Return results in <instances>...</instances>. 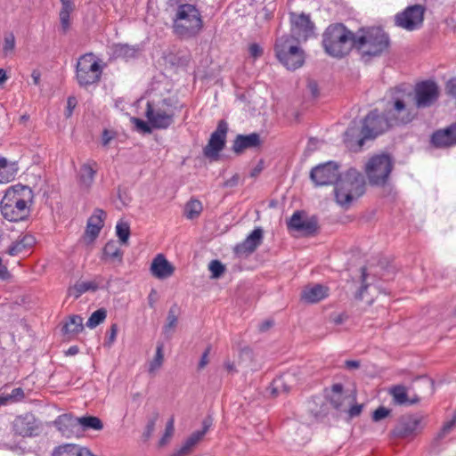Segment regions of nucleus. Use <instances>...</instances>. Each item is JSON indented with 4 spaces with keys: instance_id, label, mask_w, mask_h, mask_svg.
<instances>
[{
    "instance_id": "1",
    "label": "nucleus",
    "mask_w": 456,
    "mask_h": 456,
    "mask_svg": "<svg viewBox=\"0 0 456 456\" xmlns=\"http://www.w3.org/2000/svg\"><path fill=\"white\" fill-rule=\"evenodd\" d=\"M34 193L28 185L17 183L8 187L0 201V212L10 222L26 220L30 215Z\"/></svg>"
},
{
    "instance_id": "2",
    "label": "nucleus",
    "mask_w": 456,
    "mask_h": 456,
    "mask_svg": "<svg viewBox=\"0 0 456 456\" xmlns=\"http://www.w3.org/2000/svg\"><path fill=\"white\" fill-rule=\"evenodd\" d=\"M354 50L364 62L387 53L390 37L380 27H362L354 33Z\"/></svg>"
},
{
    "instance_id": "3",
    "label": "nucleus",
    "mask_w": 456,
    "mask_h": 456,
    "mask_svg": "<svg viewBox=\"0 0 456 456\" xmlns=\"http://www.w3.org/2000/svg\"><path fill=\"white\" fill-rule=\"evenodd\" d=\"M389 93L390 100L384 112L391 125L394 126L411 123L417 116V112L410 106L413 99L412 92L400 86L391 88Z\"/></svg>"
},
{
    "instance_id": "4",
    "label": "nucleus",
    "mask_w": 456,
    "mask_h": 456,
    "mask_svg": "<svg viewBox=\"0 0 456 456\" xmlns=\"http://www.w3.org/2000/svg\"><path fill=\"white\" fill-rule=\"evenodd\" d=\"M171 5L176 4L177 9L173 18V31L181 38H192L203 28V19L196 5L183 4L179 0H168Z\"/></svg>"
},
{
    "instance_id": "5",
    "label": "nucleus",
    "mask_w": 456,
    "mask_h": 456,
    "mask_svg": "<svg viewBox=\"0 0 456 456\" xmlns=\"http://www.w3.org/2000/svg\"><path fill=\"white\" fill-rule=\"evenodd\" d=\"M354 33L342 23H333L322 34L325 52L335 58H343L354 49Z\"/></svg>"
},
{
    "instance_id": "6",
    "label": "nucleus",
    "mask_w": 456,
    "mask_h": 456,
    "mask_svg": "<svg viewBox=\"0 0 456 456\" xmlns=\"http://www.w3.org/2000/svg\"><path fill=\"white\" fill-rule=\"evenodd\" d=\"M337 203L342 208H348L352 202L365 192L363 175L355 168H349L340 175L334 189Z\"/></svg>"
},
{
    "instance_id": "7",
    "label": "nucleus",
    "mask_w": 456,
    "mask_h": 456,
    "mask_svg": "<svg viewBox=\"0 0 456 456\" xmlns=\"http://www.w3.org/2000/svg\"><path fill=\"white\" fill-rule=\"evenodd\" d=\"M182 108L175 97L165 98L157 104L148 102L145 117L152 128L167 129L173 125L176 112Z\"/></svg>"
},
{
    "instance_id": "8",
    "label": "nucleus",
    "mask_w": 456,
    "mask_h": 456,
    "mask_svg": "<svg viewBox=\"0 0 456 456\" xmlns=\"http://www.w3.org/2000/svg\"><path fill=\"white\" fill-rule=\"evenodd\" d=\"M391 126L386 113L379 115L378 110L370 111L364 118L363 125L361 130L362 137L357 140L355 147L352 144L350 137L354 135V128H348L345 133V142L351 150H361L366 139H373L379 134L386 132Z\"/></svg>"
},
{
    "instance_id": "9",
    "label": "nucleus",
    "mask_w": 456,
    "mask_h": 456,
    "mask_svg": "<svg viewBox=\"0 0 456 456\" xmlns=\"http://www.w3.org/2000/svg\"><path fill=\"white\" fill-rule=\"evenodd\" d=\"M298 41L289 36H282L276 40L275 54L288 69H297L305 62L304 52L298 46Z\"/></svg>"
},
{
    "instance_id": "10",
    "label": "nucleus",
    "mask_w": 456,
    "mask_h": 456,
    "mask_svg": "<svg viewBox=\"0 0 456 456\" xmlns=\"http://www.w3.org/2000/svg\"><path fill=\"white\" fill-rule=\"evenodd\" d=\"M392 169L393 161L387 154L373 156L365 166V173L369 183L373 186L385 185Z\"/></svg>"
},
{
    "instance_id": "11",
    "label": "nucleus",
    "mask_w": 456,
    "mask_h": 456,
    "mask_svg": "<svg viewBox=\"0 0 456 456\" xmlns=\"http://www.w3.org/2000/svg\"><path fill=\"white\" fill-rule=\"evenodd\" d=\"M102 73V68L99 60L93 53L81 56L77 63L76 77L81 86H87L99 82Z\"/></svg>"
},
{
    "instance_id": "12",
    "label": "nucleus",
    "mask_w": 456,
    "mask_h": 456,
    "mask_svg": "<svg viewBox=\"0 0 456 456\" xmlns=\"http://www.w3.org/2000/svg\"><path fill=\"white\" fill-rule=\"evenodd\" d=\"M12 430L18 436L36 437L43 432L44 425L32 412H25L14 418Z\"/></svg>"
},
{
    "instance_id": "13",
    "label": "nucleus",
    "mask_w": 456,
    "mask_h": 456,
    "mask_svg": "<svg viewBox=\"0 0 456 456\" xmlns=\"http://www.w3.org/2000/svg\"><path fill=\"white\" fill-rule=\"evenodd\" d=\"M413 99L417 109L432 106L439 97V88L434 81L427 80L417 84L414 87Z\"/></svg>"
},
{
    "instance_id": "14",
    "label": "nucleus",
    "mask_w": 456,
    "mask_h": 456,
    "mask_svg": "<svg viewBox=\"0 0 456 456\" xmlns=\"http://www.w3.org/2000/svg\"><path fill=\"white\" fill-rule=\"evenodd\" d=\"M425 8L420 4L408 6L395 16V26L412 31L421 27L424 20Z\"/></svg>"
},
{
    "instance_id": "15",
    "label": "nucleus",
    "mask_w": 456,
    "mask_h": 456,
    "mask_svg": "<svg viewBox=\"0 0 456 456\" xmlns=\"http://www.w3.org/2000/svg\"><path fill=\"white\" fill-rule=\"evenodd\" d=\"M340 177L339 166L334 161H328L312 168L310 178L316 186L337 183Z\"/></svg>"
},
{
    "instance_id": "16",
    "label": "nucleus",
    "mask_w": 456,
    "mask_h": 456,
    "mask_svg": "<svg viewBox=\"0 0 456 456\" xmlns=\"http://www.w3.org/2000/svg\"><path fill=\"white\" fill-rule=\"evenodd\" d=\"M289 20L291 26L289 37H294L297 40H305L314 31V25L308 14L290 12Z\"/></svg>"
},
{
    "instance_id": "17",
    "label": "nucleus",
    "mask_w": 456,
    "mask_h": 456,
    "mask_svg": "<svg viewBox=\"0 0 456 456\" xmlns=\"http://www.w3.org/2000/svg\"><path fill=\"white\" fill-rule=\"evenodd\" d=\"M227 131V123L224 120H220L216 131L212 133L208 144L203 150L206 157L211 159L217 158L219 152L224 147Z\"/></svg>"
},
{
    "instance_id": "18",
    "label": "nucleus",
    "mask_w": 456,
    "mask_h": 456,
    "mask_svg": "<svg viewBox=\"0 0 456 456\" xmlns=\"http://www.w3.org/2000/svg\"><path fill=\"white\" fill-rule=\"evenodd\" d=\"M54 427L66 438L80 437L83 436V428L79 425L77 417L71 414L58 416L53 421Z\"/></svg>"
},
{
    "instance_id": "19",
    "label": "nucleus",
    "mask_w": 456,
    "mask_h": 456,
    "mask_svg": "<svg viewBox=\"0 0 456 456\" xmlns=\"http://www.w3.org/2000/svg\"><path fill=\"white\" fill-rule=\"evenodd\" d=\"M288 228L297 231L305 236H310L316 232L318 221L315 216L304 217L302 212L297 211L288 222Z\"/></svg>"
},
{
    "instance_id": "20",
    "label": "nucleus",
    "mask_w": 456,
    "mask_h": 456,
    "mask_svg": "<svg viewBox=\"0 0 456 456\" xmlns=\"http://www.w3.org/2000/svg\"><path fill=\"white\" fill-rule=\"evenodd\" d=\"M97 172L98 164L94 160L90 159L81 165L77 173V185L82 191L89 192Z\"/></svg>"
},
{
    "instance_id": "21",
    "label": "nucleus",
    "mask_w": 456,
    "mask_h": 456,
    "mask_svg": "<svg viewBox=\"0 0 456 456\" xmlns=\"http://www.w3.org/2000/svg\"><path fill=\"white\" fill-rule=\"evenodd\" d=\"M422 418L418 415H408L400 418L393 433L401 438L410 437L415 435L420 428Z\"/></svg>"
},
{
    "instance_id": "22",
    "label": "nucleus",
    "mask_w": 456,
    "mask_h": 456,
    "mask_svg": "<svg viewBox=\"0 0 456 456\" xmlns=\"http://www.w3.org/2000/svg\"><path fill=\"white\" fill-rule=\"evenodd\" d=\"M263 238V229L261 227H256L241 243L236 245L234 252L238 256H248L261 245Z\"/></svg>"
},
{
    "instance_id": "23",
    "label": "nucleus",
    "mask_w": 456,
    "mask_h": 456,
    "mask_svg": "<svg viewBox=\"0 0 456 456\" xmlns=\"http://www.w3.org/2000/svg\"><path fill=\"white\" fill-rule=\"evenodd\" d=\"M106 213L101 208H95L93 215L88 218L85 232V240L88 243L95 240L102 228L104 225Z\"/></svg>"
},
{
    "instance_id": "24",
    "label": "nucleus",
    "mask_w": 456,
    "mask_h": 456,
    "mask_svg": "<svg viewBox=\"0 0 456 456\" xmlns=\"http://www.w3.org/2000/svg\"><path fill=\"white\" fill-rule=\"evenodd\" d=\"M431 142L436 148H449L456 145V122L433 133Z\"/></svg>"
},
{
    "instance_id": "25",
    "label": "nucleus",
    "mask_w": 456,
    "mask_h": 456,
    "mask_svg": "<svg viewBox=\"0 0 456 456\" xmlns=\"http://www.w3.org/2000/svg\"><path fill=\"white\" fill-rule=\"evenodd\" d=\"M330 289L322 284H309L301 291L300 298L306 304H316L329 297Z\"/></svg>"
},
{
    "instance_id": "26",
    "label": "nucleus",
    "mask_w": 456,
    "mask_h": 456,
    "mask_svg": "<svg viewBox=\"0 0 456 456\" xmlns=\"http://www.w3.org/2000/svg\"><path fill=\"white\" fill-rule=\"evenodd\" d=\"M174 266L167 260L162 254L157 255L151 265L152 275L158 279H166L174 273Z\"/></svg>"
},
{
    "instance_id": "27",
    "label": "nucleus",
    "mask_w": 456,
    "mask_h": 456,
    "mask_svg": "<svg viewBox=\"0 0 456 456\" xmlns=\"http://www.w3.org/2000/svg\"><path fill=\"white\" fill-rule=\"evenodd\" d=\"M261 145L260 135L257 133L249 134H238L233 141L232 151L236 153H241L246 149L256 148Z\"/></svg>"
},
{
    "instance_id": "28",
    "label": "nucleus",
    "mask_w": 456,
    "mask_h": 456,
    "mask_svg": "<svg viewBox=\"0 0 456 456\" xmlns=\"http://www.w3.org/2000/svg\"><path fill=\"white\" fill-rule=\"evenodd\" d=\"M36 240L34 236L30 234H24L20 236L12 245L9 247L7 253L10 256H17L20 253L27 252L35 244Z\"/></svg>"
},
{
    "instance_id": "29",
    "label": "nucleus",
    "mask_w": 456,
    "mask_h": 456,
    "mask_svg": "<svg viewBox=\"0 0 456 456\" xmlns=\"http://www.w3.org/2000/svg\"><path fill=\"white\" fill-rule=\"evenodd\" d=\"M61 7L59 12L60 23L62 33L66 34L70 27V14L75 11V4L72 0H60Z\"/></svg>"
},
{
    "instance_id": "30",
    "label": "nucleus",
    "mask_w": 456,
    "mask_h": 456,
    "mask_svg": "<svg viewBox=\"0 0 456 456\" xmlns=\"http://www.w3.org/2000/svg\"><path fill=\"white\" fill-rule=\"evenodd\" d=\"M102 259H109L111 262H117L122 264L123 262V251L119 248L117 241L110 240L103 248Z\"/></svg>"
},
{
    "instance_id": "31",
    "label": "nucleus",
    "mask_w": 456,
    "mask_h": 456,
    "mask_svg": "<svg viewBox=\"0 0 456 456\" xmlns=\"http://www.w3.org/2000/svg\"><path fill=\"white\" fill-rule=\"evenodd\" d=\"M139 48L126 44H117L113 46V54L117 58L129 60L136 57Z\"/></svg>"
},
{
    "instance_id": "32",
    "label": "nucleus",
    "mask_w": 456,
    "mask_h": 456,
    "mask_svg": "<svg viewBox=\"0 0 456 456\" xmlns=\"http://www.w3.org/2000/svg\"><path fill=\"white\" fill-rule=\"evenodd\" d=\"M164 346L159 343L156 347L154 358L149 362L148 372L150 375L154 376L156 372L162 367L164 362Z\"/></svg>"
},
{
    "instance_id": "33",
    "label": "nucleus",
    "mask_w": 456,
    "mask_h": 456,
    "mask_svg": "<svg viewBox=\"0 0 456 456\" xmlns=\"http://www.w3.org/2000/svg\"><path fill=\"white\" fill-rule=\"evenodd\" d=\"M84 330L83 318L80 315H72L63 326L66 334L76 335Z\"/></svg>"
},
{
    "instance_id": "34",
    "label": "nucleus",
    "mask_w": 456,
    "mask_h": 456,
    "mask_svg": "<svg viewBox=\"0 0 456 456\" xmlns=\"http://www.w3.org/2000/svg\"><path fill=\"white\" fill-rule=\"evenodd\" d=\"M98 289V284L93 281H78L72 288L69 289V295L77 298L86 291H95Z\"/></svg>"
},
{
    "instance_id": "35",
    "label": "nucleus",
    "mask_w": 456,
    "mask_h": 456,
    "mask_svg": "<svg viewBox=\"0 0 456 456\" xmlns=\"http://www.w3.org/2000/svg\"><path fill=\"white\" fill-rule=\"evenodd\" d=\"M79 425L83 428V433L86 430H102L103 428L102 421L95 416H83L78 418Z\"/></svg>"
},
{
    "instance_id": "36",
    "label": "nucleus",
    "mask_w": 456,
    "mask_h": 456,
    "mask_svg": "<svg viewBox=\"0 0 456 456\" xmlns=\"http://www.w3.org/2000/svg\"><path fill=\"white\" fill-rule=\"evenodd\" d=\"M202 209V204L199 200L191 199L184 206V216L192 220L200 215Z\"/></svg>"
},
{
    "instance_id": "37",
    "label": "nucleus",
    "mask_w": 456,
    "mask_h": 456,
    "mask_svg": "<svg viewBox=\"0 0 456 456\" xmlns=\"http://www.w3.org/2000/svg\"><path fill=\"white\" fill-rule=\"evenodd\" d=\"M390 394L393 396L395 403L403 405L408 403V395L406 388L403 386H395L391 388Z\"/></svg>"
},
{
    "instance_id": "38",
    "label": "nucleus",
    "mask_w": 456,
    "mask_h": 456,
    "mask_svg": "<svg viewBox=\"0 0 456 456\" xmlns=\"http://www.w3.org/2000/svg\"><path fill=\"white\" fill-rule=\"evenodd\" d=\"M107 317V311L104 308H100L94 311L86 322V326L89 329H94L99 324L104 322Z\"/></svg>"
},
{
    "instance_id": "39",
    "label": "nucleus",
    "mask_w": 456,
    "mask_h": 456,
    "mask_svg": "<svg viewBox=\"0 0 456 456\" xmlns=\"http://www.w3.org/2000/svg\"><path fill=\"white\" fill-rule=\"evenodd\" d=\"M177 307L176 305H173L168 311L167 323L164 326V332L168 333L173 331L177 324Z\"/></svg>"
},
{
    "instance_id": "40",
    "label": "nucleus",
    "mask_w": 456,
    "mask_h": 456,
    "mask_svg": "<svg viewBox=\"0 0 456 456\" xmlns=\"http://www.w3.org/2000/svg\"><path fill=\"white\" fill-rule=\"evenodd\" d=\"M116 233L123 244H126L130 236V227L126 222L119 221L116 225Z\"/></svg>"
},
{
    "instance_id": "41",
    "label": "nucleus",
    "mask_w": 456,
    "mask_h": 456,
    "mask_svg": "<svg viewBox=\"0 0 456 456\" xmlns=\"http://www.w3.org/2000/svg\"><path fill=\"white\" fill-rule=\"evenodd\" d=\"M18 172V167L15 163L8 166L6 168L0 169V183H6L14 179Z\"/></svg>"
},
{
    "instance_id": "42",
    "label": "nucleus",
    "mask_w": 456,
    "mask_h": 456,
    "mask_svg": "<svg viewBox=\"0 0 456 456\" xmlns=\"http://www.w3.org/2000/svg\"><path fill=\"white\" fill-rule=\"evenodd\" d=\"M6 398V403L20 402L25 398L24 390L21 387H16L10 394H4Z\"/></svg>"
},
{
    "instance_id": "43",
    "label": "nucleus",
    "mask_w": 456,
    "mask_h": 456,
    "mask_svg": "<svg viewBox=\"0 0 456 456\" xmlns=\"http://www.w3.org/2000/svg\"><path fill=\"white\" fill-rule=\"evenodd\" d=\"M208 269L211 272V277L217 279L224 273L225 266L219 260H212L208 265Z\"/></svg>"
},
{
    "instance_id": "44",
    "label": "nucleus",
    "mask_w": 456,
    "mask_h": 456,
    "mask_svg": "<svg viewBox=\"0 0 456 456\" xmlns=\"http://www.w3.org/2000/svg\"><path fill=\"white\" fill-rule=\"evenodd\" d=\"M15 48V37L12 33L4 36L3 43V53L5 56L12 53Z\"/></svg>"
},
{
    "instance_id": "45",
    "label": "nucleus",
    "mask_w": 456,
    "mask_h": 456,
    "mask_svg": "<svg viewBox=\"0 0 456 456\" xmlns=\"http://www.w3.org/2000/svg\"><path fill=\"white\" fill-rule=\"evenodd\" d=\"M454 427H456V409H455L452 419L444 424L440 433L438 434V436L440 438L445 436L447 434H449L451 432V430Z\"/></svg>"
},
{
    "instance_id": "46",
    "label": "nucleus",
    "mask_w": 456,
    "mask_h": 456,
    "mask_svg": "<svg viewBox=\"0 0 456 456\" xmlns=\"http://www.w3.org/2000/svg\"><path fill=\"white\" fill-rule=\"evenodd\" d=\"M174 433V419H170L166 426L165 434L161 437L159 444L160 445L166 444Z\"/></svg>"
},
{
    "instance_id": "47",
    "label": "nucleus",
    "mask_w": 456,
    "mask_h": 456,
    "mask_svg": "<svg viewBox=\"0 0 456 456\" xmlns=\"http://www.w3.org/2000/svg\"><path fill=\"white\" fill-rule=\"evenodd\" d=\"M132 122L135 125L138 130H141L144 133H151V126L150 125L149 121H144L142 119H140L138 118H133Z\"/></svg>"
},
{
    "instance_id": "48",
    "label": "nucleus",
    "mask_w": 456,
    "mask_h": 456,
    "mask_svg": "<svg viewBox=\"0 0 456 456\" xmlns=\"http://www.w3.org/2000/svg\"><path fill=\"white\" fill-rule=\"evenodd\" d=\"M390 413V411L383 406H379L378 409H376L374 411H373V414H372V419L373 421H379L383 419H385L386 417H387Z\"/></svg>"
},
{
    "instance_id": "49",
    "label": "nucleus",
    "mask_w": 456,
    "mask_h": 456,
    "mask_svg": "<svg viewBox=\"0 0 456 456\" xmlns=\"http://www.w3.org/2000/svg\"><path fill=\"white\" fill-rule=\"evenodd\" d=\"M202 439L201 434H197L193 432L185 441L184 444L191 449V451L193 448L198 444V443Z\"/></svg>"
},
{
    "instance_id": "50",
    "label": "nucleus",
    "mask_w": 456,
    "mask_h": 456,
    "mask_svg": "<svg viewBox=\"0 0 456 456\" xmlns=\"http://www.w3.org/2000/svg\"><path fill=\"white\" fill-rule=\"evenodd\" d=\"M77 99L74 96H69L67 100V106L65 110V117L67 118H70L72 116L73 110L75 107L77 106Z\"/></svg>"
},
{
    "instance_id": "51",
    "label": "nucleus",
    "mask_w": 456,
    "mask_h": 456,
    "mask_svg": "<svg viewBox=\"0 0 456 456\" xmlns=\"http://www.w3.org/2000/svg\"><path fill=\"white\" fill-rule=\"evenodd\" d=\"M212 425L213 419L210 416H208L202 421V429L195 431V433L201 434V437L203 438Z\"/></svg>"
},
{
    "instance_id": "52",
    "label": "nucleus",
    "mask_w": 456,
    "mask_h": 456,
    "mask_svg": "<svg viewBox=\"0 0 456 456\" xmlns=\"http://www.w3.org/2000/svg\"><path fill=\"white\" fill-rule=\"evenodd\" d=\"M248 53L251 57L256 59L263 54V49L257 44H251L248 47Z\"/></svg>"
},
{
    "instance_id": "53",
    "label": "nucleus",
    "mask_w": 456,
    "mask_h": 456,
    "mask_svg": "<svg viewBox=\"0 0 456 456\" xmlns=\"http://www.w3.org/2000/svg\"><path fill=\"white\" fill-rule=\"evenodd\" d=\"M115 137V133L113 131H110L108 129H104L102 135V143L103 146H108L109 143Z\"/></svg>"
},
{
    "instance_id": "54",
    "label": "nucleus",
    "mask_w": 456,
    "mask_h": 456,
    "mask_svg": "<svg viewBox=\"0 0 456 456\" xmlns=\"http://www.w3.org/2000/svg\"><path fill=\"white\" fill-rule=\"evenodd\" d=\"M307 88L314 98L318 97L319 88H318V84L315 81H309L308 85H307Z\"/></svg>"
},
{
    "instance_id": "55",
    "label": "nucleus",
    "mask_w": 456,
    "mask_h": 456,
    "mask_svg": "<svg viewBox=\"0 0 456 456\" xmlns=\"http://www.w3.org/2000/svg\"><path fill=\"white\" fill-rule=\"evenodd\" d=\"M192 451L189 449L184 444L178 449L176 452H175L172 456H187L189 455Z\"/></svg>"
},
{
    "instance_id": "56",
    "label": "nucleus",
    "mask_w": 456,
    "mask_h": 456,
    "mask_svg": "<svg viewBox=\"0 0 456 456\" xmlns=\"http://www.w3.org/2000/svg\"><path fill=\"white\" fill-rule=\"evenodd\" d=\"M210 353V347H208L201 355L199 362V369H203L208 362V357Z\"/></svg>"
},
{
    "instance_id": "57",
    "label": "nucleus",
    "mask_w": 456,
    "mask_h": 456,
    "mask_svg": "<svg viewBox=\"0 0 456 456\" xmlns=\"http://www.w3.org/2000/svg\"><path fill=\"white\" fill-rule=\"evenodd\" d=\"M362 410V405L355 404L349 409L348 414L351 418L357 417L361 414Z\"/></svg>"
},
{
    "instance_id": "58",
    "label": "nucleus",
    "mask_w": 456,
    "mask_h": 456,
    "mask_svg": "<svg viewBox=\"0 0 456 456\" xmlns=\"http://www.w3.org/2000/svg\"><path fill=\"white\" fill-rule=\"evenodd\" d=\"M448 94L456 98V78L451 79L447 84Z\"/></svg>"
},
{
    "instance_id": "59",
    "label": "nucleus",
    "mask_w": 456,
    "mask_h": 456,
    "mask_svg": "<svg viewBox=\"0 0 456 456\" xmlns=\"http://www.w3.org/2000/svg\"><path fill=\"white\" fill-rule=\"evenodd\" d=\"M155 429V420L152 419V420H150L146 426V430L144 432V436L145 437H150L151 436V434L153 433Z\"/></svg>"
},
{
    "instance_id": "60",
    "label": "nucleus",
    "mask_w": 456,
    "mask_h": 456,
    "mask_svg": "<svg viewBox=\"0 0 456 456\" xmlns=\"http://www.w3.org/2000/svg\"><path fill=\"white\" fill-rule=\"evenodd\" d=\"M156 301H157V291L155 289H151L148 296V303H149L150 307L153 308Z\"/></svg>"
},
{
    "instance_id": "61",
    "label": "nucleus",
    "mask_w": 456,
    "mask_h": 456,
    "mask_svg": "<svg viewBox=\"0 0 456 456\" xmlns=\"http://www.w3.org/2000/svg\"><path fill=\"white\" fill-rule=\"evenodd\" d=\"M345 366L349 370L358 369L360 367V362L355 360H347L345 362Z\"/></svg>"
},
{
    "instance_id": "62",
    "label": "nucleus",
    "mask_w": 456,
    "mask_h": 456,
    "mask_svg": "<svg viewBox=\"0 0 456 456\" xmlns=\"http://www.w3.org/2000/svg\"><path fill=\"white\" fill-rule=\"evenodd\" d=\"M343 389V385L339 383L334 384L331 387V391L333 392V394L338 396H342Z\"/></svg>"
},
{
    "instance_id": "63",
    "label": "nucleus",
    "mask_w": 456,
    "mask_h": 456,
    "mask_svg": "<svg viewBox=\"0 0 456 456\" xmlns=\"http://www.w3.org/2000/svg\"><path fill=\"white\" fill-rule=\"evenodd\" d=\"M341 398L342 396H338L336 395H333L331 396L330 403L336 409H339L341 407Z\"/></svg>"
},
{
    "instance_id": "64",
    "label": "nucleus",
    "mask_w": 456,
    "mask_h": 456,
    "mask_svg": "<svg viewBox=\"0 0 456 456\" xmlns=\"http://www.w3.org/2000/svg\"><path fill=\"white\" fill-rule=\"evenodd\" d=\"M238 182H239V176L237 175H235L231 179L227 180L224 183V186L233 187V186L237 185Z\"/></svg>"
}]
</instances>
